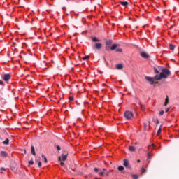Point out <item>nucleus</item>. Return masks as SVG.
Masks as SVG:
<instances>
[{
  "label": "nucleus",
  "instance_id": "obj_50",
  "mask_svg": "<svg viewBox=\"0 0 179 179\" xmlns=\"http://www.w3.org/2000/svg\"><path fill=\"white\" fill-rule=\"evenodd\" d=\"M11 169L13 170V168H12Z\"/></svg>",
  "mask_w": 179,
  "mask_h": 179
},
{
  "label": "nucleus",
  "instance_id": "obj_42",
  "mask_svg": "<svg viewBox=\"0 0 179 179\" xmlns=\"http://www.w3.org/2000/svg\"><path fill=\"white\" fill-rule=\"evenodd\" d=\"M160 124V122L159 121V120H157V124L159 125Z\"/></svg>",
  "mask_w": 179,
  "mask_h": 179
},
{
  "label": "nucleus",
  "instance_id": "obj_26",
  "mask_svg": "<svg viewBox=\"0 0 179 179\" xmlns=\"http://www.w3.org/2000/svg\"><path fill=\"white\" fill-rule=\"evenodd\" d=\"M60 166H62V167H65V163L62 162V161H60Z\"/></svg>",
  "mask_w": 179,
  "mask_h": 179
},
{
  "label": "nucleus",
  "instance_id": "obj_23",
  "mask_svg": "<svg viewBox=\"0 0 179 179\" xmlns=\"http://www.w3.org/2000/svg\"><path fill=\"white\" fill-rule=\"evenodd\" d=\"M36 162H38V167H41V161H38V159H36Z\"/></svg>",
  "mask_w": 179,
  "mask_h": 179
},
{
  "label": "nucleus",
  "instance_id": "obj_29",
  "mask_svg": "<svg viewBox=\"0 0 179 179\" xmlns=\"http://www.w3.org/2000/svg\"><path fill=\"white\" fill-rule=\"evenodd\" d=\"M147 157H148V159H151L152 155H150V152L148 153Z\"/></svg>",
  "mask_w": 179,
  "mask_h": 179
},
{
  "label": "nucleus",
  "instance_id": "obj_33",
  "mask_svg": "<svg viewBox=\"0 0 179 179\" xmlns=\"http://www.w3.org/2000/svg\"><path fill=\"white\" fill-rule=\"evenodd\" d=\"M0 85L1 86H5V84L3 83V81H2V80H0Z\"/></svg>",
  "mask_w": 179,
  "mask_h": 179
},
{
  "label": "nucleus",
  "instance_id": "obj_28",
  "mask_svg": "<svg viewBox=\"0 0 179 179\" xmlns=\"http://www.w3.org/2000/svg\"><path fill=\"white\" fill-rule=\"evenodd\" d=\"M83 59L84 61H86V59H89V56L83 57Z\"/></svg>",
  "mask_w": 179,
  "mask_h": 179
},
{
  "label": "nucleus",
  "instance_id": "obj_11",
  "mask_svg": "<svg viewBox=\"0 0 179 179\" xmlns=\"http://www.w3.org/2000/svg\"><path fill=\"white\" fill-rule=\"evenodd\" d=\"M122 68H124V66L122 65V64H116L117 69H122Z\"/></svg>",
  "mask_w": 179,
  "mask_h": 179
},
{
  "label": "nucleus",
  "instance_id": "obj_32",
  "mask_svg": "<svg viewBox=\"0 0 179 179\" xmlns=\"http://www.w3.org/2000/svg\"><path fill=\"white\" fill-rule=\"evenodd\" d=\"M104 173V176H106L107 177H108V176H110V173L108 172H103Z\"/></svg>",
  "mask_w": 179,
  "mask_h": 179
},
{
  "label": "nucleus",
  "instance_id": "obj_21",
  "mask_svg": "<svg viewBox=\"0 0 179 179\" xmlns=\"http://www.w3.org/2000/svg\"><path fill=\"white\" fill-rule=\"evenodd\" d=\"M29 166H33V164H34V162H33V160L29 161Z\"/></svg>",
  "mask_w": 179,
  "mask_h": 179
},
{
  "label": "nucleus",
  "instance_id": "obj_45",
  "mask_svg": "<svg viewBox=\"0 0 179 179\" xmlns=\"http://www.w3.org/2000/svg\"><path fill=\"white\" fill-rule=\"evenodd\" d=\"M137 163H141V159H138Z\"/></svg>",
  "mask_w": 179,
  "mask_h": 179
},
{
  "label": "nucleus",
  "instance_id": "obj_43",
  "mask_svg": "<svg viewBox=\"0 0 179 179\" xmlns=\"http://www.w3.org/2000/svg\"><path fill=\"white\" fill-rule=\"evenodd\" d=\"M165 101H168V102H169V97H167V98L165 99Z\"/></svg>",
  "mask_w": 179,
  "mask_h": 179
},
{
  "label": "nucleus",
  "instance_id": "obj_20",
  "mask_svg": "<svg viewBox=\"0 0 179 179\" xmlns=\"http://www.w3.org/2000/svg\"><path fill=\"white\" fill-rule=\"evenodd\" d=\"M131 177L133 179H138L139 176H138V175H131Z\"/></svg>",
  "mask_w": 179,
  "mask_h": 179
},
{
  "label": "nucleus",
  "instance_id": "obj_17",
  "mask_svg": "<svg viewBox=\"0 0 179 179\" xmlns=\"http://www.w3.org/2000/svg\"><path fill=\"white\" fill-rule=\"evenodd\" d=\"M3 145H8L9 143V139L6 138L3 142Z\"/></svg>",
  "mask_w": 179,
  "mask_h": 179
},
{
  "label": "nucleus",
  "instance_id": "obj_39",
  "mask_svg": "<svg viewBox=\"0 0 179 179\" xmlns=\"http://www.w3.org/2000/svg\"><path fill=\"white\" fill-rule=\"evenodd\" d=\"M168 104H169V101H165L164 106H167Z\"/></svg>",
  "mask_w": 179,
  "mask_h": 179
},
{
  "label": "nucleus",
  "instance_id": "obj_14",
  "mask_svg": "<svg viewBox=\"0 0 179 179\" xmlns=\"http://www.w3.org/2000/svg\"><path fill=\"white\" fill-rule=\"evenodd\" d=\"M120 5H122V6H127L128 5L127 1H120Z\"/></svg>",
  "mask_w": 179,
  "mask_h": 179
},
{
  "label": "nucleus",
  "instance_id": "obj_35",
  "mask_svg": "<svg viewBox=\"0 0 179 179\" xmlns=\"http://www.w3.org/2000/svg\"><path fill=\"white\" fill-rule=\"evenodd\" d=\"M164 114V111L162 110L159 112V115H163Z\"/></svg>",
  "mask_w": 179,
  "mask_h": 179
},
{
  "label": "nucleus",
  "instance_id": "obj_18",
  "mask_svg": "<svg viewBox=\"0 0 179 179\" xmlns=\"http://www.w3.org/2000/svg\"><path fill=\"white\" fill-rule=\"evenodd\" d=\"M117 170H118L119 171H124V166H119V167L117 168Z\"/></svg>",
  "mask_w": 179,
  "mask_h": 179
},
{
  "label": "nucleus",
  "instance_id": "obj_31",
  "mask_svg": "<svg viewBox=\"0 0 179 179\" xmlns=\"http://www.w3.org/2000/svg\"><path fill=\"white\" fill-rule=\"evenodd\" d=\"M99 176H101V177H104V172H99Z\"/></svg>",
  "mask_w": 179,
  "mask_h": 179
},
{
  "label": "nucleus",
  "instance_id": "obj_7",
  "mask_svg": "<svg viewBox=\"0 0 179 179\" xmlns=\"http://www.w3.org/2000/svg\"><path fill=\"white\" fill-rule=\"evenodd\" d=\"M101 47H103V45H101V43H95V48L96 50H101Z\"/></svg>",
  "mask_w": 179,
  "mask_h": 179
},
{
  "label": "nucleus",
  "instance_id": "obj_38",
  "mask_svg": "<svg viewBox=\"0 0 179 179\" xmlns=\"http://www.w3.org/2000/svg\"><path fill=\"white\" fill-rule=\"evenodd\" d=\"M57 150H61V146L57 145Z\"/></svg>",
  "mask_w": 179,
  "mask_h": 179
},
{
  "label": "nucleus",
  "instance_id": "obj_4",
  "mask_svg": "<svg viewBox=\"0 0 179 179\" xmlns=\"http://www.w3.org/2000/svg\"><path fill=\"white\" fill-rule=\"evenodd\" d=\"M10 78H11L10 74H4V76L3 77V80L5 82H9V80H10Z\"/></svg>",
  "mask_w": 179,
  "mask_h": 179
},
{
  "label": "nucleus",
  "instance_id": "obj_46",
  "mask_svg": "<svg viewBox=\"0 0 179 179\" xmlns=\"http://www.w3.org/2000/svg\"><path fill=\"white\" fill-rule=\"evenodd\" d=\"M1 170H3V171H5V168H1Z\"/></svg>",
  "mask_w": 179,
  "mask_h": 179
},
{
  "label": "nucleus",
  "instance_id": "obj_34",
  "mask_svg": "<svg viewBox=\"0 0 179 179\" xmlns=\"http://www.w3.org/2000/svg\"><path fill=\"white\" fill-rule=\"evenodd\" d=\"M69 100H70V101H73V96H69Z\"/></svg>",
  "mask_w": 179,
  "mask_h": 179
},
{
  "label": "nucleus",
  "instance_id": "obj_27",
  "mask_svg": "<svg viewBox=\"0 0 179 179\" xmlns=\"http://www.w3.org/2000/svg\"><path fill=\"white\" fill-rule=\"evenodd\" d=\"M94 171H95V173H99V171H100V169L94 168Z\"/></svg>",
  "mask_w": 179,
  "mask_h": 179
},
{
  "label": "nucleus",
  "instance_id": "obj_5",
  "mask_svg": "<svg viewBox=\"0 0 179 179\" xmlns=\"http://www.w3.org/2000/svg\"><path fill=\"white\" fill-rule=\"evenodd\" d=\"M123 166L126 167V169H129L131 170V165H129V162H128V159H124Z\"/></svg>",
  "mask_w": 179,
  "mask_h": 179
},
{
  "label": "nucleus",
  "instance_id": "obj_22",
  "mask_svg": "<svg viewBox=\"0 0 179 179\" xmlns=\"http://www.w3.org/2000/svg\"><path fill=\"white\" fill-rule=\"evenodd\" d=\"M154 72H155V73H157V75H158V73H159V70H157V68H156V67L154 68Z\"/></svg>",
  "mask_w": 179,
  "mask_h": 179
},
{
  "label": "nucleus",
  "instance_id": "obj_41",
  "mask_svg": "<svg viewBox=\"0 0 179 179\" xmlns=\"http://www.w3.org/2000/svg\"><path fill=\"white\" fill-rule=\"evenodd\" d=\"M106 51H109V50H110V47H106Z\"/></svg>",
  "mask_w": 179,
  "mask_h": 179
},
{
  "label": "nucleus",
  "instance_id": "obj_3",
  "mask_svg": "<svg viewBox=\"0 0 179 179\" xmlns=\"http://www.w3.org/2000/svg\"><path fill=\"white\" fill-rule=\"evenodd\" d=\"M68 159V152L64 151L60 157H59V162H65Z\"/></svg>",
  "mask_w": 179,
  "mask_h": 179
},
{
  "label": "nucleus",
  "instance_id": "obj_9",
  "mask_svg": "<svg viewBox=\"0 0 179 179\" xmlns=\"http://www.w3.org/2000/svg\"><path fill=\"white\" fill-rule=\"evenodd\" d=\"M129 150L130 152H135V150H136V148L134 146L129 145Z\"/></svg>",
  "mask_w": 179,
  "mask_h": 179
},
{
  "label": "nucleus",
  "instance_id": "obj_48",
  "mask_svg": "<svg viewBox=\"0 0 179 179\" xmlns=\"http://www.w3.org/2000/svg\"><path fill=\"white\" fill-rule=\"evenodd\" d=\"M45 157L44 155H42V157Z\"/></svg>",
  "mask_w": 179,
  "mask_h": 179
},
{
  "label": "nucleus",
  "instance_id": "obj_51",
  "mask_svg": "<svg viewBox=\"0 0 179 179\" xmlns=\"http://www.w3.org/2000/svg\"><path fill=\"white\" fill-rule=\"evenodd\" d=\"M0 97H2V96H1V95H0Z\"/></svg>",
  "mask_w": 179,
  "mask_h": 179
},
{
  "label": "nucleus",
  "instance_id": "obj_37",
  "mask_svg": "<svg viewBox=\"0 0 179 179\" xmlns=\"http://www.w3.org/2000/svg\"><path fill=\"white\" fill-rule=\"evenodd\" d=\"M170 111V108H168L165 110V113H169Z\"/></svg>",
  "mask_w": 179,
  "mask_h": 179
},
{
  "label": "nucleus",
  "instance_id": "obj_24",
  "mask_svg": "<svg viewBox=\"0 0 179 179\" xmlns=\"http://www.w3.org/2000/svg\"><path fill=\"white\" fill-rule=\"evenodd\" d=\"M116 52H122V49L121 48L116 49Z\"/></svg>",
  "mask_w": 179,
  "mask_h": 179
},
{
  "label": "nucleus",
  "instance_id": "obj_30",
  "mask_svg": "<svg viewBox=\"0 0 179 179\" xmlns=\"http://www.w3.org/2000/svg\"><path fill=\"white\" fill-rule=\"evenodd\" d=\"M142 173L144 174V173H146V169L145 168L141 169Z\"/></svg>",
  "mask_w": 179,
  "mask_h": 179
},
{
  "label": "nucleus",
  "instance_id": "obj_1",
  "mask_svg": "<svg viewBox=\"0 0 179 179\" xmlns=\"http://www.w3.org/2000/svg\"><path fill=\"white\" fill-rule=\"evenodd\" d=\"M168 76H171V72L167 68L162 69V72L155 76V77L145 76V80L150 82V85H157L159 82L156 80H162V79H167Z\"/></svg>",
  "mask_w": 179,
  "mask_h": 179
},
{
  "label": "nucleus",
  "instance_id": "obj_47",
  "mask_svg": "<svg viewBox=\"0 0 179 179\" xmlns=\"http://www.w3.org/2000/svg\"><path fill=\"white\" fill-rule=\"evenodd\" d=\"M0 94H3L2 93V92H1V91H0Z\"/></svg>",
  "mask_w": 179,
  "mask_h": 179
},
{
  "label": "nucleus",
  "instance_id": "obj_25",
  "mask_svg": "<svg viewBox=\"0 0 179 179\" xmlns=\"http://www.w3.org/2000/svg\"><path fill=\"white\" fill-rule=\"evenodd\" d=\"M140 108L143 111L145 110V106L143 105L140 104Z\"/></svg>",
  "mask_w": 179,
  "mask_h": 179
},
{
  "label": "nucleus",
  "instance_id": "obj_12",
  "mask_svg": "<svg viewBox=\"0 0 179 179\" xmlns=\"http://www.w3.org/2000/svg\"><path fill=\"white\" fill-rule=\"evenodd\" d=\"M106 45H111L113 44V41L112 40H108L106 41Z\"/></svg>",
  "mask_w": 179,
  "mask_h": 179
},
{
  "label": "nucleus",
  "instance_id": "obj_40",
  "mask_svg": "<svg viewBox=\"0 0 179 179\" xmlns=\"http://www.w3.org/2000/svg\"><path fill=\"white\" fill-rule=\"evenodd\" d=\"M44 162L47 163V157H44Z\"/></svg>",
  "mask_w": 179,
  "mask_h": 179
},
{
  "label": "nucleus",
  "instance_id": "obj_19",
  "mask_svg": "<svg viewBox=\"0 0 179 179\" xmlns=\"http://www.w3.org/2000/svg\"><path fill=\"white\" fill-rule=\"evenodd\" d=\"M162 134V127H159V129L157 131V135L159 136Z\"/></svg>",
  "mask_w": 179,
  "mask_h": 179
},
{
  "label": "nucleus",
  "instance_id": "obj_8",
  "mask_svg": "<svg viewBox=\"0 0 179 179\" xmlns=\"http://www.w3.org/2000/svg\"><path fill=\"white\" fill-rule=\"evenodd\" d=\"M141 55L143 58H149V55L145 52H141Z\"/></svg>",
  "mask_w": 179,
  "mask_h": 179
},
{
  "label": "nucleus",
  "instance_id": "obj_6",
  "mask_svg": "<svg viewBox=\"0 0 179 179\" xmlns=\"http://www.w3.org/2000/svg\"><path fill=\"white\" fill-rule=\"evenodd\" d=\"M0 156L1 157H7L8 156V152H6V151H1L0 152Z\"/></svg>",
  "mask_w": 179,
  "mask_h": 179
},
{
  "label": "nucleus",
  "instance_id": "obj_2",
  "mask_svg": "<svg viewBox=\"0 0 179 179\" xmlns=\"http://www.w3.org/2000/svg\"><path fill=\"white\" fill-rule=\"evenodd\" d=\"M124 115L126 120H132L134 118V113L129 110L125 111Z\"/></svg>",
  "mask_w": 179,
  "mask_h": 179
},
{
  "label": "nucleus",
  "instance_id": "obj_10",
  "mask_svg": "<svg viewBox=\"0 0 179 179\" xmlns=\"http://www.w3.org/2000/svg\"><path fill=\"white\" fill-rule=\"evenodd\" d=\"M31 153L34 155V156H36V150L33 145L31 147Z\"/></svg>",
  "mask_w": 179,
  "mask_h": 179
},
{
  "label": "nucleus",
  "instance_id": "obj_36",
  "mask_svg": "<svg viewBox=\"0 0 179 179\" xmlns=\"http://www.w3.org/2000/svg\"><path fill=\"white\" fill-rule=\"evenodd\" d=\"M148 148H152L153 149L155 148V144H152L151 145H149Z\"/></svg>",
  "mask_w": 179,
  "mask_h": 179
},
{
  "label": "nucleus",
  "instance_id": "obj_13",
  "mask_svg": "<svg viewBox=\"0 0 179 179\" xmlns=\"http://www.w3.org/2000/svg\"><path fill=\"white\" fill-rule=\"evenodd\" d=\"M169 48H170L171 51H173L174 48H176V45L171 43V44H169Z\"/></svg>",
  "mask_w": 179,
  "mask_h": 179
},
{
  "label": "nucleus",
  "instance_id": "obj_49",
  "mask_svg": "<svg viewBox=\"0 0 179 179\" xmlns=\"http://www.w3.org/2000/svg\"><path fill=\"white\" fill-rule=\"evenodd\" d=\"M24 153H26V150H24Z\"/></svg>",
  "mask_w": 179,
  "mask_h": 179
},
{
  "label": "nucleus",
  "instance_id": "obj_16",
  "mask_svg": "<svg viewBox=\"0 0 179 179\" xmlns=\"http://www.w3.org/2000/svg\"><path fill=\"white\" fill-rule=\"evenodd\" d=\"M92 41H94V43H97L100 41V40H99L96 37H94L92 38Z\"/></svg>",
  "mask_w": 179,
  "mask_h": 179
},
{
  "label": "nucleus",
  "instance_id": "obj_15",
  "mask_svg": "<svg viewBox=\"0 0 179 179\" xmlns=\"http://www.w3.org/2000/svg\"><path fill=\"white\" fill-rule=\"evenodd\" d=\"M115 48H117V44H113L111 47H110V50L112 51H114V50H115Z\"/></svg>",
  "mask_w": 179,
  "mask_h": 179
},
{
  "label": "nucleus",
  "instance_id": "obj_44",
  "mask_svg": "<svg viewBox=\"0 0 179 179\" xmlns=\"http://www.w3.org/2000/svg\"><path fill=\"white\" fill-rule=\"evenodd\" d=\"M102 170H103V171H107V169H104V168Z\"/></svg>",
  "mask_w": 179,
  "mask_h": 179
}]
</instances>
